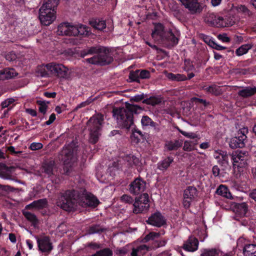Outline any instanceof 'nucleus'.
Here are the masks:
<instances>
[{
    "label": "nucleus",
    "instance_id": "1",
    "mask_svg": "<svg viewBox=\"0 0 256 256\" xmlns=\"http://www.w3.org/2000/svg\"><path fill=\"white\" fill-rule=\"evenodd\" d=\"M56 204L62 210L70 212L74 208L76 204L82 206L95 208L100 204V201L93 194H87L84 188L80 190L72 189L60 192Z\"/></svg>",
    "mask_w": 256,
    "mask_h": 256
},
{
    "label": "nucleus",
    "instance_id": "2",
    "mask_svg": "<svg viewBox=\"0 0 256 256\" xmlns=\"http://www.w3.org/2000/svg\"><path fill=\"white\" fill-rule=\"evenodd\" d=\"M143 108L137 104L125 103V107L114 108L113 116L116 118L118 124L122 128L128 130L134 126V114L140 113Z\"/></svg>",
    "mask_w": 256,
    "mask_h": 256
},
{
    "label": "nucleus",
    "instance_id": "3",
    "mask_svg": "<svg viewBox=\"0 0 256 256\" xmlns=\"http://www.w3.org/2000/svg\"><path fill=\"white\" fill-rule=\"evenodd\" d=\"M108 48L100 44H95L81 50L80 54L82 58L88 55L95 54L90 58L86 59L90 64H97L101 66L110 64L114 60V58L110 54Z\"/></svg>",
    "mask_w": 256,
    "mask_h": 256
},
{
    "label": "nucleus",
    "instance_id": "4",
    "mask_svg": "<svg viewBox=\"0 0 256 256\" xmlns=\"http://www.w3.org/2000/svg\"><path fill=\"white\" fill-rule=\"evenodd\" d=\"M60 0H44L39 10L38 18L42 25L49 26L56 18V9Z\"/></svg>",
    "mask_w": 256,
    "mask_h": 256
},
{
    "label": "nucleus",
    "instance_id": "5",
    "mask_svg": "<svg viewBox=\"0 0 256 256\" xmlns=\"http://www.w3.org/2000/svg\"><path fill=\"white\" fill-rule=\"evenodd\" d=\"M104 120V115L102 114H97L94 115L88 120L87 124L90 131V143L95 144L98 142Z\"/></svg>",
    "mask_w": 256,
    "mask_h": 256
},
{
    "label": "nucleus",
    "instance_id": "6",
    "mask_svg": "<svg viewBox=\"0 0 256 256\" xmlns=\"http://www.w3.org/2000/svg\"><path fill=\"white\" fill-rule=\"evenodd\" d=\"M122 162H125L127 164V167L128 168L136 167L139 172H140L143 170L142 162L139 158L132 154H124L118 160L117 164L114 162V166L110 168V170L112 171L116 167H117V170L122 169V166H120Z\"/></svg>",
    "mask_w": 256,
    "mask_h": 256
},
{
    "label": "nucleus",
    "instance_id": "7",
    "mask_svg": "<svg viewBox=\"0 0 256 256\" xmlns=\"http://www.w3.org/2000/svg\"><path fill=\"white\" fill-rule=\"evenodd\" d=\"M204 21L208 26L216 28L229 27L232 25V22L226 18L213 12L208 13L204 18Z\"/></svg>",
    "mask_w": 256,
    "mask_h": 256
},
{
    "label": "nucleus",
    "instance_id": "8",
    "mask_svg": "<svg viewBox=\"0 0 256 256\" xmlns=\"http://www.w3.org/2000/svg\"><path fill=\"white\" fill-rule=\"evenodd\" d=\"M248 133V129L247 128L240 129L236 136L230 140L228 142L230 147L232 149L244 148L248 140L246 135Z\"/></svg>",
    "mask_w": 256,
    "mask_h": 256
},
{
    "label": "nucleus",
    "instance_id": "9",
    "mask_svg": "<svg viewBox=\"0 0 256 256\" xmlns=\"http://www.w3.org/2000/svg\"><path fill=\"white\" fill-rule=\"evenodd\" d=\"M149 202V196L148 193H144L136 198L133 204L134 213L138 214L146 212L150 208Z\"/></svg>",
    "mask_w": 256,
    "mask_h": 256
},
{
    "label": "nucleus",
    "instance_id": "10",
    "mask_svg": "<svg viewBox=\"0 0 256 256\" xmlns=\"http://www.w3.org/2000/svg\"><path fill=\"white\" fill-rule=\"evenodd\" d=\"M248 152L246 151H236L232 152L230 154V158L233 164L234 168H238L240 172V168L245 167L247 164Z\"/></svg>",
    "mask_w": 256,
    "mask_h": 256
},
{
    "label": "nucleus",
    "instance_id": "11",
    "mask_svg": "<svg viewBox=\"0 0 256 256\" xmlns=\"http://www.w3.org/2000/svg\"><path fill=\"white\" fill-rule=\"evenodd\" d=\"M146 188V181L140 176L135 178L128 185V190L132 195H141Z\"/></svg>",
    "mask_w": 256,
    "mask_h": 256
},
{
    "label": "nucleus",
    "instance_id": "12",
    "mask_svg": "<svg viewBox=\"0 0 256 256\" xmlns=\"http://www.w3.org/2000/svg\"><path fill=\"white\" fill-rule=\"evenodd\" d=\"M198 194V191L194 186H188L184 191L182 204L186 209H188L192 202L195 200Z\"/></svg>",
    "mask_w": 256,
    "mask_h": 256
},
{
    "label": "nucleus",
    "instance_id": "13",
    "mask_svg": "<svg viewBox=\"0 0 256 256\" xmlns=\"http://www.w3.org/2000/svg\"><path fill=\"white\" fill-rule=\"evenodd\" d=\"M51 74L60 78H68L69 77L68 68L61 64L50 62Z\"/></svg>",
    "mask_w": 256,
    "mask_h": 256
},
{
    "label": "nucleus",
    "instance_id": "14",
    "mask_svg": "<svg viewBox=\"0 0 256 256\" xmlns=\"http://www.w3.org/2000/svg\"><path fill=\"white\" fill-rule=\"evenodd\" d=\"M178 36V32H172L171 29L168 28L161 42L166 45L167 48H172L178 44L180 39Z\"/></svg>",
    "mask_w": 256,
    "mask_h": 256
},
{
    "label": "nucleus",
    "instance_id": "15",
    "mask_svg": "<svg viewBox=\"0 0 256 256\" xmlns=\"http://www.w3.org/2000/svg\"><path fill=\"white\" fill-rule=\"evenodd\" d=\"M150 76V71L146 69H138L130 71L128 75L130 82L140 83V80L148 79Z\"/></svg>",
    "mask_w": 256,
    "mask_h": 256
},
{
    "label": "nucleus",
    "instance_id": "16",
    "mask_svg": "<svg viewBox=\"0 0 256 256\" xmlns=\"http://www.w3.org/2000/svg\"><path fill=\"white\" fill-rule=\"evenodd\" d=\"M148 224L160 228L166 224V219L160 212L156 211L152 214L146 221Z\"/></svg>",
    "mask_w": 256,
    "mask_h": 256
},
{
    "label": "nucleus",
    "instance_id": "17",
    "mask_svg": "<svg viewBox=\"0 0 256 256\" xmlns=\"http://www.w3.org/2000/svg\"><path fill=\"white\" fill-rule=\"evenodd\" d=\"M36 241L39 250L42 252L49 254L53 249L52 243L48 236H44L42 238L37 237Z\"/></svg>",
    "mask_w": 256,
    "mask_h": 256
},
{
    "label": "nucleus",
    "instance_id": "18",
    "mask_svg": "<svg viewBox=\"0 0 256 256\" xmlns=\"http://www.w3.org/2000/svg\"><path fill=\"white\" fill-rule=\"evenodd\" d=\"M168 30L165 29L164 26L160 23L154 24V29L152 33V36L154 38H158L160 41L162 40Z\"/></svg>",
    "mask_w": 256,
    "mask_h": 256
},
{
    "label": "nucleus",
    "instance_id": "19",
    "mask_svg": "<svg viewBox=\"0 0 256 256\" xmlns=\"http://www.w3.org/2000/svg\"><path fill=\"white\" fill-rule=\"evenodd\" d=\"M73 36L85 37L91 34L90 28L82 24L74 26Z\"/></svg>",
    "mask_w": 256,
    "mask_h": 256
},
{
    "label": "nucleus",
    "instance_id": "20",
    "mask_svg": "<svg viewBox=\"0 0 256 256\" xmlns=\"http://www.w3.org/2000/svg\"><path fill=\"white\" fill-rule=\"evenodd\" d=\"M184 7L192 13L200 12V6L198 0H178Z\"/></svg>",
    "mask_w": 256,
    "mask_h": 256
},
{
    "label": "nucleus",
    "instance_id": "21",
    "mask_svg": "<svg viewBox=\"0 0 256 256\" xmlns=\"http://www.w3.org/2000/svg\"><path fill=\"white\" fill-rule=\"evenodd\" d=\"M198 240L196 238L190 236L184 244L183 248L186 251L193 252L198 250Z\"/></svg>",
    "mask_w": 256,
    "mask_h": 256
},
{
    "label": "nucleus",
    "instance_id": "22",
    "mask_svg": "<svg viewBox=\"0 0 256 256\" xmlns=\"http://www.w3.org/2000/svg\"><path fill=\"white\" fill-rule=\"evenodd\" d=\"M73 28L74 25H71L68 22H64L58 26V33L59 35L73 36Z\"/></svg>",
    "mask_w": 256,
    "mask_h": 256
},
{
    "label": "nucleus",
    "instance_id": "23",
    "mask_svg": "<svg viewBox=\"0 0 256 256\" xmlns=\"http://www.w3.org/2000/svg\"><path fill=\"white\" fill-rule=\"evenodd\" d=\"M48 202L46 198L39 199L34 200L30 204L26 205L25 207L26 210H42L48 207Z\"/></svg>",
    "mask_w": 256,
    "mask_h": 256
},
{
    "label": "nucleus",
    "instance_id": "24",
    "mask_svg": "<svg viewBox=\"0 0 256 256\" xmlns=\"http://www.w3.org/2000/svg\"><path fill=\"white\" fill-rule=\"evenodd\" d=\"M174 162V158L169 156L160 160L157 164V168L160 170L164 172L166 171Z\"/></svg>",
    "mask_w": 256,
    "mask_h": 256
},
{
    "label": "nucleus",
    "instance_id": "25",
    "mask_svg": "<svg viewBox=\"0 0 256 256\" xmlns=\"http://www.w3.org/2000/svg\"><path fill=\"white\" fill-rule=\"evenodd\" d=\"M232 210L236 214L243 216L246 214L248 206L246 202L234 203L232 206Z\"/></svg>",
    "mask_w": 256,
    "mask_h": 256
},
{
    "label": "nucleus",
    "instance_id": "26",
    "mask_svg": "<svg viewBox=\"0 0 256 256\" xmlns=\"http://www.w3.org/2000/svg\"><path fill=\"white\" fill-rule=\"evenodd\" d=\"M55 166V162L52 160L44 161L42 164V171L46 174L48 176L54 174V168Z\"/></svg>",
    "mask_w": 256,
    "mask_h": 256
},
{
    "label": "nucleus",
    "instance_id": "27",
    "mask_svg": "<svg viewBox=\"0 0 256 256\" xmlns=\"http://www.w3.org/2000/svg\"><path fill=\"white\" fill-rule=\"evenodd\" d=\"M238 96L243 98H248L256 94V86H246L240 90L238 92Z\"/></svg>",
    "mask_w": 256,
    "mask_h": 256
},
{
    "label": "nucleus",
    "instance_id": "28",
    "mask_svg": "<svg viewBox=\"0 0 256 256\" xmlns=\"http://www.w3.org/2000/svg\"><path fill=\"white\" fill-rule=\"evenodd\" d=\"M132 132L130 138L132 142L138 144L142 140L143 142L146 140L144 134H143L142 132L138 128H134L132 130Z\"/></svg>",
    "mask_w": 256,
    "mask_h": 256
},
{
    "label": "nucleus",
    "instance_id": "29",
    "mask_svg": "<svg viewBox=\"0 0 256 256\" xmlns=\"http://www.w3.org/2000/svg\"><path fill=\"white\" fill-rule=\"evenodd\" d=\"M0 75L2 80H4L14 78L18 75V73L14 68H6L4 70H0Z\"/></svg>",
    "mask_w": 256,
    "mask_h": 256
},
{
    "label": "nucleus",
    "instance_id": "30",
    "mask_svg": "<svg viewBox=\"0 0 256 256\" xmlns=\"http://www.w3.org/2000/svg\"><path fill=\"white\" fill-rule=\"evenodd\" d=\"M163 101V98L161 96H151L143 100L142 103L155 106L160 104Z\"/></svg>",
    "mask_w": 256,
    "mask_h": 256
},
{
    "label": "nucleus",
    "instance_id": "31",
    "mask_svg": "<svg viewBox=\"0 0 256 256\" xmlns=\"http://www.w3.org/2000/svg\"><path fill=\"white\" fill-rule=\"evenodd\" d=\"M150 247L146 244H142L136 248H133L130 254L131 256H140L144 255L150 250Z\"/></svg>",
    "mask_w": 256,
    "mask_h": 256
},
{
    "label": "nucleus",
    "instance_id": "32",
    "mask_svg": "<svg viewBox=\"0 0 256 256\" xmlns=\"http://www.w3.org/2000/svg\"><path fill=\"white\" fill-rule=\"evenodd\" d=\"M182 142L178 140H169L166 142L165 148L168 151L176 150L182 147Z\"/></svg>",
    "mask_w": 256,
    "mask_h": 256
},
{
    "label": "nucleus",
    "instance_id": "33",
    "mask_svg": "<svg viewBox=\"0 0 256 256\" xmlns=\"http://www.w3.org/2000/svg\"><path fill=\"white\" fill-rule=\"evenodd\" d=\"M22 214L25 218L32 223V225L36 227L38 224V220L36 215L26 210V209L22 210Z\"/></svg>",
    "mask_w": 256,
    "mask_h": 256
},
{
    "label": "nucleus",
    "instance_id": "34",
    "mask_svg": "<svg viewBox=\"0 0 256 256\" xmlns=\"http://www.w3.org/2000/svg\"><path fill=\"white\" fill-rule=\"evenodd\" d=\"M204 90L207 92L212 94L218 96L222 94V90L220 88V86L212 84L208 86H204Z\"/></svg>",
    "mask_w": 256,
    "mask_h": 256
},
{
    "label": "nucleus",
    "instance_id": "35",
    "mask_svg": "<svg viewBox=\"0 0 256 256\" xmlns=\"http://www.w3.org/2000/svg\"><path fill=\"white\" fill-rule=\"evenodd\" d=\"M50 63L45 65L43 64L40 66L38 68V72L42 77L48 78L52 76L51 74V68H50L49 66Z\"/></svg>",
    "mask_w": 256,
    "mask_h": 256
},
{
    "label": "nucleus",
    "instance_id": "36",
    "mask_svg": "<svg viewBox=\"0 0 256 256\" xmlns=\"http://www.w3.org/2000/svg\"><path fill=\"white\" fill-rule=\"evenodd\" d=\"M216 194L224 198L231 199L232 195L228 187L224 185L220 184L216 189Z\"/></svg>",
    "mask_w": 256,
    "mask_h": 256
},
{
    "label": "nucleus",
    "instance_id": "37",
    "mask_svg": "<svg viewBox=\"0 0 256 256\" xmlns=\"http://www.w3.org/2000/svg\"><path fill=\"white\" fill-rule=\"evenodd\" d=\"M90 24L94 28L100 30H102L106 26V21L99 18L91 20Z\"/></svg>",
    "mask_w": 256,
    "mask_h": 256
},
{
    "label": "nucleus",
    "instance_id": "38",
    "mask_svg": "<svg viewBox=\"0 0 256 256\" xmlns=\"http://www.w3.org/2000/svg\"><path fill=\"white\" fill-rule=\"evenodd\" d=\"M244 256H251L256 254V244H248L242 247Z\"/></svg>",
    "mask_w": 256,
    "mask_h": 256
},
{
    "label": "nucleus",
    "instance_id": "39",
    "mask_svg": "<svg viewBox=\"0 0 256 256\" xmlns=\"http://www.w3.org/2000/svg\"><path fill=\"white\" fill-rule=\"evenodd\" d=\"M106 229L102 227L100 224H92L88 227L87 232L90 234H101L102 232H105Z\"/></svg>",
    "mask_w": 256,
    "mask_h": 256
},
{
    "label": "nucleus",
    "instance_id": "40",
    "mask_svg": "<svg viewBox=\"0 0 256 256\" xmlns=\"http://www.w3.org/2000/svg\"><path fill=\"white\" fill-rule=\"evenodd\" d=\"M220 160H218V163L222 166L229 165V158H230L232 154L228 153L226 151H220Z\"/></svg>",
    "mask_w": 256,
    "mask_h": 256
},
{
    "label": "nucleus",
    "instance_id": "41",
    "mask_svg": "<svg viewBox=\"0 0 256 256\" xmlns=\"http://www.w3.org/2000/svg\"><path fill=\"white\" fill-rule=\"evenodd\" d=\"M142 126L143 128L150 126L152 128H156V122H154L149 116H144L142 117L141 120Z\"/></svg>",
    "mask_w": 256,
    "mask_h": 256
},
{
    "label": "nucleus",
    "instance_id": "42",
    "mask_svg": "<svg viewBox=\"0 0 256 256\" xmlns=\"http://www.w3.org/2000/svg\"><path fill=\"white\" fill-rule=\"evenodd\" d=\"M200 256H219V250L215 248L201 250Z\"/></svg>",
    "mask_w": 256,
    "mask_h": 256
},
{
    "label": "nucleus",
    "instance_id": "43",
    "mask_svg": "<svg viewBox=\"0 0 256 256\" xmlns=\"http://www.w3.org/2000/svg\"><path fill=\"white\" fill-rule=\"evenodd\" d=\"M252 45L250 44H242L236 50V54L238 56H241L246 54L248 50L252 48Z\"/></svg>",
    "mask_w": 256,
    "mask_h": 256
},
{
    "label": "nucleus",
    "instance_id": "44",
    "mask_svg": "<svg viewBox=\"0 0 256 256\" xmlns=\"http://www.w3.org/2000/svg\"><path fill=\"white\" fill-rule=\"evenodd\" d=\"M198 144V140H186L184 142L183 149L188 152H190L195 149L196 146Z\"/></svg>",
    "mask_w": 256,
    "mask_h": 256
},
{
    "label": "nucleus",
    "instance_id": "45",
    "mask_svg": "<svg viewBox=\"0 0 256 256\" xmlns=\"http://www.w3.org/2000/svg\"><path fill=\"white\" fill-rule=\"evenodd\" d=\"M168 77L169 79L176 82H182L186 80V76L184 74H174L170 72L168 74Z\"/></svg>",
    "mask_w": 256,
    "mask_h": 256
},
{
    "label": "nucleus",
    "instance_id": "46",
    "mask_svg": "<svg viewBox=\"0 0 256 256\" xmlns=\"http://www.w3.org/2000/svg\"><path fill=\"white\" fill-rule=\"evenodd\" d=\"M184 70L186 72L195 70L196 67L194 62L190 59H186L184 61Z\"/></svg>",
    "mask_w": 256,
    "mask_h": 256
},
{
    "label": "nucleus",
    "instance_id": "47",
    "mask_svg": "<svg viewBox=\"0 0 256 256\" xmlns=\"http://www.w3.org/2000/svg\"><path fill=\"white\" fill-rule=\"evenodd\" d=\"M36 104L39 106L38 110L40 112L44 114L46 113L48 108L47 104H49L50 102L39 100H37Z\"/></svg>",
    "mask_w": 256,
    "mask_h": 256
},
{
    "label": "nucleus",
    "instance_id": "48",
    "mask_svg": "<svg viewBox=\"0 0 256 256\" xmlns=\"http://www.w3.org/2000/svg\"><path fill=\"white\" fill-rule=\"evenodd\" d=\"M160 236L159 232H150L146 234L142 240V242H147L150 240H154L155 238H158Z\"/></svg>",
    "mask_w": 256,
    "mask_h": 256
},
{
    "label": "nucleus",
    "instance_id": "49",
    "mask_svg": "<svg viewBox=\"0 0 256 256\" xmlns=\"http://www.w3.org/2000/svg\"><path fill=\"white\" fill-rule=\"evenodd\" d=\"M200 36L204 41L207 44L208 46H210V47H212L213 43L214 42V40L212 39L210 36L205 35L204 34H201L200 35Z\"/></svg>",
    "mask_w": 256,
    "mask_h": 256
},
{
    "label": "nucleus",
    "instance_id": "50",
    "mask_svg": "<svg viewBox=\"0 0 256 256\" xmlns=\"http://www.w3.org/2000/svg\"><path fill=\"white\" fill-rule=\"evenodd\" d=\"M5 58L9 62H12L15 60L16 59L17 56L14 52L12 51L8 52L5 55Z\"/></svg>",
    "mask_w": 256,
    "mask_h": 256
},
{
    "label": "nucleus",
    "instance_id": "51",
    "mask_svg": "<svg viewBox=\"0 0 256 256\" xmlns=\"http://www.w3.org/2000/svg\"><path fill=\"white\" fill-rule=\"evenodd\" d=\"M14 100L13 98H8L4 100L1 103L2 108L4 109L6 108H11L10 105L14 103Z\"/></svg>",
    "mask_w": 256,
    "mask_h": 256
},
{
    "label": "nucleus",
    "instance_id": "52",
    "mask_svg": "<svg viewBox=\"0 0 256 256\" xmlns=\"http://www.w3.org/2000/svg\"><path fill=\"white\" fill-rule=\"evenodd\" d=\"M145 95L144 94H137L134 96L132 97L130 99V101L131 102H139L141 100H144L145 98Z\"/></svg>",
    "mask_w": 256,
    "mask_h": 256
},
{
    "label": "nucleus",
    "instance_id": "53",
    "mask_svg": "<svg viewBox=\"0 0 256 256\" xmlns=\"http://www.w3.org/2000/svg\"><path fill=\"white\" fill-rule=\"evenodd\" d=\"M122 201L128 204H132L134 202L133 198L129 195L124 194L121 196Z\"/></svg>",
    "mask_w": 256,
    "mask_h": 256
},
{
    "label": "nucleus",
    "instance_id": "54",
    "mask_svg": "<svg viewBox=\"0 0 256 256\" xmlns=\"http://www.w3.org/2000/svg\"><path fill=\"white\" fill-rule=\"evenodd\" d=\"M42 147L43 145L42 143L34 142L31 144L30 148L32 150H36L42 148Z\"/></svg>",
    "mask_w": 256,
    "mask_h": 256
},
{
    "label": "nucleus",
    "instance_id": "55",
    "mask_svg": "<svg viewBox=\"0 0 256 256\" xmlns=\"http://www.w3.org/2000/svg\"><path fill=\"white\" fill-rule=\"evenodd\" d=\"M194 100L196 102V104H202L204 105V107L208 106V105L210 104V102H206L205 100H203L202 98H194Z\"/></svg>",
    "mask_w": 256,
    "mask_h": 256
},
{
    "label": "nucleus",
    "instance_id": "56",
    "mask_svg": "<svg viewBox=\"0 0 256 256\" xmlns=\"http://www.w3.org/2000/svg\"><path fill=\"white\" fill-rule=\"evenodd\" d=\"M180 132L184 136L188 138H190L195 140L194 139L197 138V135L196 134L192 132H187L184 131L180 130Z\"/></svg>",
    "mask_w": 256,
    "mask_h": 256
},
{
    "label": "nucleus",
    "instance_id": "57",
    "mask_svg": "<svg viewBox=\"0 0 256 256\" xmlns=\"http://www.w3.org/2000/svg\"><path fill=\"white\" fill-rule=\"evenodd\" d=\"M206 61L202 59H198L194 62V66L196 68H199L202 66H205L206 64Z\"/></svg>",
    "mask_w": 256,
    "mask_h": 256
},
{
    "label": "nucleus",
    "instance_id": "58",
    "mask_svg": "<svg viewBox=\"0 0 256 256\" xmlns=\"http://www.w3.org/2000/svg\"><path fill=\"white\" fill-rule=\"evenodd\" d=\"M218 38V40H222V42H228L230 40V38L227 36L226 34H219Z\"/></svg>",
    "mask_w": 256,
    "mask_h": 256
},
{
    "label": "nucleus",
    "instance_id": "59",
    "mask_svg": "<svg viewBox=\"0 0 256 256\" xmlns=\"http://www.w3.org/2000/svg\"><path fill=\"white\" fill-rule=\"evenodd\" d=\"M166 240H164L157 241L156 242V244H154V248H158L160 247L164 246L166 245Z\"/></svg>",
    "mask_w": 256,
    "mask_h": 256
},
{
    "label": "nucleus",
    "instance_id": "60",
    "mask_svg": "<svg viewBox=\"0 0 256 256\" xmlns=\"http://www.w3.org/2000/svg\"><path fill=\"white\" fill-rule=\"evenodd\" d=\"M220 170L218 166H214L212 168V173L214 176L216 177L220 174Z\"/></svg>",
    "mask_w": 256,
    "mask_h": 256
},
{
    "label": "nucleus",
    "instance_id": "61",
    "mask_svg": "<svg viewBox=\"0 0 256 256\" xmlns=\"http://www.w3.org/2000/svg\"><path fill=\"white\" fill-rule=\"evenodd\" d=\"M172 11L174 12V14L176 16H180L181 12L180 10L178 9V7L177 6H172Z\"/></svg>",
    "mask_w": 256,
    "mask_h": 256
},
{
    "label": "nucleus",
    "instance_id": "62",
    "mask_svg": "<svg viewBox=\"0 0 256 256\" xmlns=\"http://www.w3.org/2000/svg\"><path fill=\"white\" fill-rule=\"evenodd\" d=\"M212 48L218 50H222L226 49V47L218 44L215 42H214L213 43Z\"/></svg>",
    "mask_w": 256,
    "mask_h": 256
},
{
    "label": "nucleus",
    "instance_id": "63",
    "mask_svg": "<svg viewBox=\"0 0 256 256\" xmlns=\"http://www.w3.org/2000/svg\"><path fill=\"white\" fill-rule=\"evenodd\" d=\"M44 96L48 98H55L56 93V92H44Z\"/></svg>",
    "mask_w": 256,
    "mask_h": 256
},
{
    "label": "nucleus",
    "instance_id": "64",
    "mask_svg": "<svg viewBox=\"0 0 256 256\" xmlns=\"http://www.w3.org/2000/svg\"><path fill=\"white\" fill-rule=\"evenodd\" d=\"M250 196L256 202V188L250 193Z\"/></svg>",
    "mask_w": 256,
    "mask_h": 256
}]
</instances>
